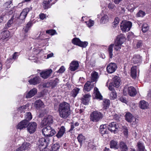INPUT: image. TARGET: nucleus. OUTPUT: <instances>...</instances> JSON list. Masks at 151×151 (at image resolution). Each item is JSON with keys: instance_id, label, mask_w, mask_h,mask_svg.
<instances>
[{"instance_id": "obj_1", "label": "nucleus", "mask_w": 151, "mask_h": 151, "mask_svg": "<svg viewBox=\"0 0 151 151\" xmlns=\"http://www.w3.org/2000/svg\"><path fill=\"white\" fill-rule=\"evenodd\" d=\"M58 111L60 117L64 119L67 118L70 114V104L65 102L60 103L58 107Z\"/></svg>"}, {"instance_id": "obj_2", "label": "nucleus", "mask_w": 151, "mask_h": 151, "mask_svg": "<svg viewBox=\"0 0 151 151\" xmlns=\"http://www.w3.org/2000/svg\"><path fill=\"white\" fill-rule=\"evenodd\" d=\"M122 44L123 35L120 34V35L117 36L115 41L114 45L111 44L109 46L108 51L110 58H111L113 57V46L114 45L115 50H119L121 48V46Z\"/></svg>"}, {"instance_id": "obj_3", "label": "nucleus", "mask_w": 151, "mask_h": 151, "mask_svg": "<svg viewBox=\"0 0 151 151\" xmlns=\"http://www.w3.org/2000/svg\"><path fill=\"white\" fill-rule=\"evenodd\" d=\"M103 117V114L97 111L92 112L89 116L90 121L95 122H98L101 120Z\"/></svg>"}, {"instance_id": "obj_4", "label": "nucleus", "mask_w": 151, "mask_h": 151, "mask_svg": "<svg viewBox=\"0 0 151 151\" xmlns=\"http://www.w3.org/2000/svg\"><path fill=\"white\" fill-rule=\"evenodd\" d=\"M42 131L43 134L46 137H52L56 133L55 130L49 125L43 128Z\"/></svg>"}, {"instance_id": "obj_5", "label": "nucleus", "mask_w": 151, "mask_h": 151, "mask_svg": "<svg viewBox=\"0 0 151 151\" xmlns=\"http://www.w3.org/2000/svg\"><path fill=\"white\" fill-rule=\"evenodd\" d=\"M120 84L119 77L115 76L113 78L111 82L110 83L109 88V90H113L114 87H118L120 86Z\"/></svg>"}, {"instance_id": "obj_6", "label": "nucleus", "mask_w": 151, "mask_h": 151, "mask_svg": "<svg viewBox=\"0 0 151 151\" xmlns=\"http://www.w3.org/2000/svg\"><path fill=\"white\" fill-rule=\"evenodd\" d=\"M29 11V8H27L24 9L20 13V15H18L17 17V19H19L21 21V23H19L20 25L24 22V19L26 18L27 15Z\"/></svg>"}, {"instance_id": "obj_7", "label": "nucleus", "mask_w": 151, "mask_h": 151, "mask_svg": "<svg viewBox=\"0 0 151 151\" xmlns=\"http://www.w3.org/2000/svg\"><path fill=\"white\" fill-rule=\"evenodd\" d=\"M39 143L38 147L40 151H43L44 149H45L48 145V142L45 138H40L39 140Z\"/></svg>"}, {"instance_id": "obj_8", "label": "nucleus", "mask_w": 151, "mask_h": 151, "mask_svg": "<svg viewBox=\"0 0 151 151\" xmlns=\"http://www.w3.org/2000/svg\"><path fill=\"white\" fill-rule=\"evenodd\" d=\"M127 89L128 90V93L132 96H134L136 94L137 92L133 86L128 87V86H125L123 89V94L126 93Z\"/></svg>"}, {"instance_id": "obj_9", "label": "nucleus", "mask_w": 151, "mask_h": 151, "mask_svg": "<svg viewBox=\"0 0 151 151\" xmlns=\"http://www.w3.org/2000/svg\"><path fill=\"white\" fill-rule=\"evenodd\" d=\"M72 42L74 45L83 47H86L88 45L87 42H82L78 38H75L72 40Z\"/></svg>"}, {"instance_id": "obj_10", "label": "nucleus", "mask_w": 151, "mask_h": 151, "mask_svg": "<svg viewBox=\"0 0 151 151\" xmlns=\"http://www.w3.org/2000/svg\"><path fill=\"white\" fill-rule=\"evenodd\" d=\"M37 124L35 122H31L28 124L27 129L30 134L34 133L36 130Z\"/></svg>"}, {"instance_id": "obj_11", "label": "nucleus", "mask_w": 151, "mask_h": 151, "mask_svg": "<svg viewBox=\"0 0 151 151\" xmlns=\"http://www.w3.org/2000/svg\"><path fill=\"white\" fill-rule=\"evenodd\" d=\"M110 147L111 148L117 149L120 148L121 151L123 150V142H121L119 144V146H118V142L116 141L111 140L110 143Z\"/></svg>"}, {"instance_id": "obj_12", "label": "nucleus", "mask_w": 151, "mask_h": 151, "mask_svg": "<svg viewBox=\"0 0 151 151\" xmlns=\"http://www.w3.org/2000/svg\"><path fill=\"white\" fill-rule=\"evenodd\" d=\"M53 122V117L51 115H49L43 119L42 121L41 124L43 126H45L47 124H52Z\"/></svg>"}, {"instance_id": "obj_13", "label": "nucleus", "mask_w": 151, "mask_h": 151, "mask_svg": "<svg viewBox=\"0 0 151 151\" xmlns=\"http://www.w3.org/2000/svg\"><path fill=\"white\" fill-rule=\"evenodd\" d=\"M117 68V66L115 63H111L108 65L107 66V71L109 73H111L114 72Z\"/></svg>"}, {"instance_id": "obj_14", "label": "nucleus", "mask_w": 151, "mask_h": 151, "mask_svg": "<svg viewBox=\"0 0 151 151\" xmlns=\"http://www.w3.org/2000/svg\"><path fill=\"white\" fill-rule=\"evenodd\" d=\"M69 69L71 71L76 70L78 69L79 66L78 62V61H73L70 63Z\"/></svg>"}, {"instance_id": "obj_15", "label": "nucleus", "mask_w": 151, "mask_h": 151, "mask_svg": "<svg viewBox=\"0 0 151 151\" xmlns=\"http://www.w3.org/2000/svg\"><path fill=\"white\" fill-rule=\"evenodd\" d=\"M59 79L56 78L55 80L50 81L49 82H47L46 83L45 86L47 88L51 87L52 88L56 86L58 84Z\"/></svg>"}, {"instance_id": "obj_16", "label": "nucleus", "mask_w": 151, "mask_h": 151, "mask_svg": "<svg viewBox=\"0 0 151 151\" xmlns=\"http://www.w3.org/2000/svg\"><path fill=\"white\" fill-rule=\"evenodd\" d=\"M91 97V95L88 94H86L83 95V96L81 98V99L82 103L85 105H88Z\"/></svg>"}, {"instance_id": "obj_17", "label": "nucleus", "mask_w": 151, "mask_h": 151, "mask_svg": "<svg viewBox=\"0 0 151 151\" xmlns=\"http://www.w3.org/2000/svg\"><path fill=\"white\" fill-rule=\"evenodd\" d=\"M91 81H87L84 85L83 90L84 91H89L93 87L92 85Z\"/></svg>"}, {"instance_id": "obj_18", "label": "nucleus", "mask_w": 151, "mask_h": 151, "mask_svg": "<svg viewBox=\"0 0 151 151\" xmlns=\"http://www.w3.org/2000/svg\"><path fill=\"white\" fill-rule=\"evenodd\" d=\"M132 25V23L130 21L125 22L123 24V32H127L130 29Z\"/></svg>"}, {"instance_id": "obj_19", "label": "nucleus", "mask_w": 151, "mask_h": 151, "mask_svg": "<svg viewBox=\"0 0 151 151\" xmlns=\"http://www.w3.org/2000/svg\"><path fill=\"white\" fill-rule=\"evenodd\" d=\"M41 81V78L38 76H36L29 80L28 82L30 84L35 85L39 84Z\"/></svg>"}, {"instance_id": "obj_20", "label": "nucleus", "mask_w": 151, "mask_h": 151, "mask_svg": "<svg viewBox=\"0 0 151 151\" xmlns=\"http://www.w3.org/2000/svg\"><path fill=\"white\" fill-rule=\"evenodd\" d=\"M59 129L56 135V136L58 138H61L64 135L65 132V128L63 126H61Z\"/></svg>"}, {"instance_id": "obj_21", "label": "nucleus", "mask_w": 151, "mask_h": 151, "mask_svg": "<svg viewBox=\"0 0 151 151\" xmlns=\"http://www.w3.org/2000/svg\"><path fill=\"white\" fill-rule=\"evenodd\" d=\"M28 123L26 120H23L21 121L17 125V128L18 129L21 130L25 128L27 126Z\"/></svg>"}, {"instance_id": "obj_22", "label": "nucleus", "mask_w": 151, "mask_h": 151, "mask_svg": "<svg viewBox=\"0 0 151 151\" xmlns=\"http://www.w3.org/2000/svg\"><path fill=\"white\" fill-rule=\"evenodd\" d=\"M52 72V70L50 69L46 71L42 72L40 73L41 76L44 79H46L49 76Z\"/></svg>"}, {"instance_id": "obj_23", "label": "nucleus", "mask_w": 151, "mask_h": 151, "mask_svg": "<svg viewBox=\"0 0 151 151\" xmlns=\"http://www.w3.org/2000/svg\"><path fill=\"white\" fill-rule=\"evenodd\" d=\"M106 127V124L101 125L100 127V132L102 136L104 134H108V131Z\"/></svg>"}, {"instance_id": "obj_24", "label": "nucleus", "mask_w": 151, "mask_h": 151, "mask_svg": "<svg viewBox=\"0 0 151 151\" xmlns=\"http://www.w3.org/2000/svg\"><path fill=\"white\" fill-rule=\"evenodd\" d=\"M37 92V90L35 88H34L31 89L27 94L26 95V97L27 98H30L34 96Z\"/></svg>"}, {"instance_id": "obj_25", "label": "nucleus", "mask_w": 151, "mask_h": 151, "mask_svg": "<svg viewBox=\"0 0 151 151\" xmlns=\"http://www.w3.org/2000/svg\"><path fill=\"white\" fill-rule=\"evenodd\" d=\"M141 61V57L139 55H134L132 60V62L134 64L140 63Z\"/></svg>"}, {"instance_id": "obj_26", "label": "nucleus", "mask_w": 151, "mask_h": 151, "mask_svg": "<svg viewBox=\"0 0 151 151\" xmlns=\"http://www.w3.org/2000/svg\"><path fill=\"white\" fill-rule=\"evenodd\" d=\"M94 94L95 95V97L97 99L101 100L102 99V96L99 91L98 89L96 87L94 88Z\"/></svg>"}, {"instance_id": "obj_27", "label": "nucleus", "mask_w": 151, "mask_h": 151, "mask_svg": "<svg viewBox=\"0 0 151 151\" xmlns=\"http://www.w3.org/2000/svg\"><path fill=\"white\" fill-rule=\"evenodd\" d=\"M91 81L93 82H96L99 77L98 73L96 72H93L91 74Z\"/></svg>"}, {"instance_id": "obj_28", "label": "nucleus", "mask_w": 151, "mask_h": 151, "mask_svg": "<svg viewBox=\"0 0 151 151\" xmlns=\"http://www.w3.org/2000/svg\"><path fill=\"white\" fill-rule=\"evenodd\" d=\"M139 106L142 109H145L147 108L148 104L145 101L142 100L140 102Z\"/></svg>"}, {"instance_id": "obj_29", "label": "nucleus", "mask_w": 151, "mask_h": 151, "mask_svg": "<svg viewBox=\"0 0 151 151\" xmlns=\"http://www.w3.org/2000/svg\"><path fill=\"white\" fill-rule=\"evenodd\" d=\"M136 68V66H134L131 68V74L133 78H135L137 76Z\"/></svg>"}, {"instance_id": "obj_30", "label": "nucleus", "mask_w": 151, "mask_h": 151, "mask_svg": "<svg viewBox=\"0 0 151 151\" xmlns=\"http://www.w3.org/2000/svg\"><path fill=\"white\" fill-rule=\"evenodd\" d=\"M17 17V14H14L11 17V19L8 21L7 23V26L6 25V28L10 27L11 25L13 23V20L14 19H15Z\"/></svg>"}, {"instance_id": "obj_31", "label": "nucleus", "mask_w": 151, "mask_h": 151, "mask_svg": "<svg viewBox=\"0 0 151 151\" xmlns=\"http://www.w3.org/2000/svg\"><path fill=\"white\" fill-rule=\"evenodd\" d=\"M80 89L76 87L74 88L72 91L71 93V96L75 98L77 96Z\"/></svg>"}, {"instance_id": "obj_32", "label": "nucleus", "mask_w": 151, "mask_h": 151, "mask_svg": "<svg viewBox=\"0 0 151 151\" xmlns=\"http://www.w3.org/2000/svg\"><path fill=\"white\" fill-rule=\"evenodd\" d=\"M32 24L31 22H29L27 24L26 26L23 28L24 31L25 33H27L28 32L32 27Z\"/></svg>"}, {"instance_id": "obj_33", "label": "nucleus", "mask_w": 151, "mask_h": 151, "mask_svg": "<svg viewBox=\"0 0 151 151\" xmlns=\"http://www.w3.org/2000/svg\"><path fill=\"white\" fill-rule=\"evenodd\" d=\"M133 117L132 114L129 112L127 113L125 115L126 120L128 122H132V118Z\"/></svg>"}, {"instance_id": "obj_34", "label": "nucleus", "mask_w": 151, "mask_h": 151, "mask_svg": "<svg viewBox=\"0 0 151 151\" xmlns=\"http://www.w3.org/2000/svg\"><path fill=\"white\" fill-rule=\"evenodd\" d=\"M110 90L111 91V92L109 94L110 98L111 99H114L117 97L116 93L115 92L114 88H113V90Z\"/></svg>"}, {"instance_id": "obj_35", "label": "nucleus", "mask_w": 151, "mask_h": 151, "mask_svg": "<svg viewBox=\"0 0 151 151\" xmlns=\"http://www.w3.org/2000/svg\"><path fill=\"white\" fill-rule=\"evenodd\" d=\"M137 146L138 148V151H144L145 147L143 143L139 142L137 143Z\"/></svg>"}, {"instance_id": "obj_36", "label": "nucleus", "mask_w": 151, "mask_h": 151, "mask_svg": "<svg viewBox=\"0 0 151 151\" xmlns=\"http://www.w3.org/2000/svg\"><path fill=\"white\" fill-rule=\"evenodd\" d=\"M110 105V101L109 99H104L103 100V107L106 109L108 108Z\"/></svg>"}, {"instance_id": "obj_37", "label": "nucleus", "mask_w": 151, "mask_h": 151, "mask_svg": "<svg viewBox=\"0 0 151 151\" xmlns=\"http://www.w3.org/2000/svg\"><path fill=\"white\" fill-rule=\"evenodd\" d=\"M10 35V32L8 30L4 31L2 32V37L4 39H5L9 37Z\"/></svg>"}, {"instance_id": "obj_38", "label": "nucleus", "mask_w": 151, "mask_h": 151, "mask_svg": "<svg viewBox=\"0 0 151 151\" xmlns=\"http://www.w3.org/2000/svg\"><path fill=\"white\" fill-rule=\"evenodd\" d=\"M25 119L24 120H26L28 123L29 121L31 120L32 118V116L30 112H28L26 113L25 116Z\"/></svg>"}, {"instance_id": "obj_39", "label": "nucleus", "mask_w": 151, "mask_h": 151, "mask_svg": "<svg viewBox=\"0 0 151 151\" xmlns=\"http://www.w3.org/2000/svg\"><path fill=\"white\" fill-rule=\"evenodd\" d=\"M77 139L78 142L81 144L82 142L85 140V138L82 134H80L77 137Z\"/></svg>"}, {"instance_id": "obj_40", "label": "nucleus", "mask_w": 151, "mask_h": 151, "mask_svg": "<svg viewBox=\"0 0 151 151\" xmlns=\"http://www.w3.org/2000/svg\"><path fill=\"white\" fill-rule=\"evenodd\" d=\"M36 107L37 108H40L42 107L43 105V103L40 99L36 100L35 103Z\"/></svg>"}, {"instance_id": "obj_41", "label": "nucleus", "mask_w": 151, "mask_h": 151, "mask_svg": "<svg viewBox=\"0 0 151 151\" xmlns=\"http://www.w3.org/2000/svg\"><path fill=\"white\" fill-rule=\"evenodd\" d=\"M137 7V6H134L133 4H129L127 7L126 6V8L128 10H130L131 11L133 12L134 10Z\"/></svg>"}, {"instance_id": "obj_42", "label": "nucleus", "mask_w": 151, "mask_h": 151, "mask_svg": "<svg viewBox=\"0 0 151 151\" xmlns=\"http://www.w3.org/2000/svg\"><path fill=\"white\" fill-rule=\"evenodd\" d=\"M59 144L58 143H56L53 145L51 147V149L52 151H57L60 148Z\"/></svg>"}, {"instance_id": "obj_43", "label": "nucleus", "mask_w": 151, "mask_h": 151, "mask_svg": "<svg viewBox=\"0 0 151 151\" xmlns=\"http://www.w3.org/2000/svg\"><path fill=\"white\" fill-rule=\"evenodd\" d=\"M118 127L117 125L114 127H113L110 128V129H108V130L109 131H110L111 132H113V133L115 134L117 132L118 129Z\"/></svg>"}, {"instance_id": "obj_44", "label": "nucleus", "mask_w": 151, "mask_h": 151, "mask_svg": "<svg viewBox=\"0 0 151 151\" xmlns=\"http://www.w3.org/2000/svg\"><path fill=\"white\" fill-rule=\"evenodd\" d=\"M108 20V17L106 15H104L101 18L100 22L101 23L105 24Z\"/></svg>"}, {"instance_id": "obj_45", "label": "nucleus", "mask_w": 151, "mask_h": 151, "mask_svg": "<svg viewBox=\"0 0 151 151\" xmlns=\"http://www.w3.org/2000/svg\"><path fill=\"white\" fill-rule=\"evenodd\" d=\"M145 14V13L142 11L139 10L136 14L137 17H143Z\"/></svg>"}, {"instance_id": "obj_46", "label": "nucleus", "mask_w": 151, "mask_h": 151, "mask_svg": "<svg viewBox=\"0 0 151 151\" xmlns=\"http://www.w3.org/2000/svg\"><path fill=\"white\" fill-rule=\"evenodd\" d=\"M142 31L143 32H146L149 29V27L148 24H145L142 26Z\"/></svg>"}, {"instance_id": "obj_47", "label": "nucleus", "mask_w": 151, "mask_h": 151, "mask_svg": "<svg viewBox=\"0 0 151 151\" xmlns=\"http://www.w3.org/2000/svg\"><path fill=\"white\" fill-rule=\"evenodd\" d=\"M13 62V59L11 58H8L6 62V65L7 66V68H9L10 64L12 63Z\"/></svg>"}, {"instance_id": "obj_48", "label": "nucleus", "mask_w": 151, "mask_h": 151, "mask_svg": "<svg viewBox=\"0 0 151 151\" xmlns=\"http://www.w3.org/2000/svg\"><path fill=\"white\" fill-rule=\"evenodd\" d=\"M11 1H9L6 2L4 5V7L6 8H10L12 5Z\"/></svg>"}, {"instance_id": "obj_49", "label": "nucleus", "mask_w": 151, "mask_h": 151, "mask_svg": "<svg viewBox=\"0 0 151 151\" xmlns=\"http://www.w3.org/2000/svg\"><path fill=\"white\" fill-rule=\"evenodd\" d=\"M123 134L125 137L127 138L128 135V131L127 127H123Z\"/></svg>"}, {"instance_id": "obj_50", "label": "nucleus", "mask_w": 151, "mask_h": 151, "mask_svg": "<svg viewBox=\"0 0 151 151\" xmlns=\"http://www.w3.org/2000/svg\"><path fill=\"white\" fill-rule=\"evenodd\" d=\"M46 33L50 35H53L56 34V31L54 29H50L47 30Z\"/></svg>"}, {"instance_id": "obj_51", "label": "nucleus", "mask_w": 151, "mask_h": 151, "mask_svg": "<svg viewBox=\"0 0 151 151\" xmlns=\"http://www.w3.org/2000/svg\"><path fill=\"white\" fill-rule=\"evenodd\" d=\"M22 145L23 146L24 149V150H25L28 149L29 146L30 145V144L29 143L24 142L22 144Z\"/></svg>"}, {"instance_id": "obj_52", "label": "nucleus", "mask_w": 151, "mask_h": 151, "mask_svg": "<svg viewBox=\"0 0 151 151\" xmlns=\"http://www.w3.org/2000/svg\"><path fill=\"white\" fill-rule=\"evenodd\" d=\"M117 126L115 122H112L109 123V125L108 126V129H110V128H111L113 127H114L115 126Z\"/></svg>"}, {"instance_id": "obj_53", "label": "nucleus", "mask_w": 151, "mask_h": 151, "mask_svg": "<svg viewBox=\"0 0 151 151\" xmlns=\"http://www.w3.org/2000/svg\"><path fill=\"white\" fill-rule=\"evenodd\" d=\"M142 45V42L141 40L138 41L137 43L136 47L137 48H139L141 47Z\"/></svg>"}, {"instance_id": "obj_54", "label": "nucleus", "mask_w": 151, "mask_h": 151, "mask_svg": "<svg viewBox=\"0 0 151 151\" xmlns=\"http://www.w3.org/2000/svg\"><path fill=\"white\" fill-rule=\"evenodd\" d=\"M94 21L91 19H90L88 22V23L87 24L88 27H90L93 26L94 24Z\"/></svg>"}, {"instance_id": "obj_55", "label": "nucleus", "mask_w": 151, "mask_h": 151, "mask_svg": "<svg viewBox=\"0 0 151 151\" xmlns=\"http://www.w3.org/2000/svg\"><path fill=\"white\" fill-rule=\"evenodd\" d=\"M108 8L111 9H114L115 8V5L111 3H109L108 5Z\"/></svg>"}, {"instance_id": "obj_56", "label": "nucleus", "mask_w": 151, "mask_h": 151, "mask_svg": "<svg viewBox=\"0 0 151 151\" xmlns=\"http://www.w3.org/2000/svg\"><path fill=\"white\" fill-rule=\"evenodd\" d=\"M65 69L64 66H62L58 70L59 73H63L65 71Z\"/></svg>"}, {"instance_id": "obj_57", "label": "nucleus", "mask_w": 151, "mask_h": 151, "mask_svg": "<svg viewBox=\"0 0 151 151\" xmlns=\"http://www.w3.org/2000/svg\"><path fill=\"white\" fill-rule=\"evenodd\" d=\"M74 127H75L74 126V124L73 123H72L71 125L70 129L69 130V132H70V133H72L73 132V130Z\"/></svg>"}, {"instance_id": "obj_58", "label": "nucleus", "mask_w": 151, "mask_h": 151, "mask_svg": "<svg viewBox=\"0 0 151 151\" xmlns=\"http://www.w3.org/2000/svg\"><path fill=\"white\" fill-rule=\"evenodd\" d=\"M39 16L40 18L42 20L44 19L46 17L45 15L43 13L40 14Z\"/></svg>"}, {"instance_id": "obj_59", "label": "nucleus", "mask_w": 151, "mask_h": 151, "mask_svg": "<svg viewBox=\"0 0 151 151\" xmlns=\"http://www.w3.org/2000/svg\"><path fill=\"white\" fill-rule=\"evenodd\" d=\"M24 150V149L22 145L16 149V151H22Z\"/></svg>"}, {"instance_id": "obj_60", "label": "nucleus", "mask_w": 151, "mask_h": 151, "mask_svg": "<svg viewBox=\"0 0 151 151\" xmlns=\"http://www.w3.org/2000/svg\"><path fill=\"white\" fill-rule=\"evenodd\" d=\"M138 119L133 116L132 118V122L134 123V124H136L138 122Z\"/></svg>"}, {"instance_id": "obj_61", "label": "nucleus", "mask_w": 151, "mask_h": 151, "mask_svg": "<svg viewBox=\"0 0 151 151\" xmlns=\"http://www.w3.org/2000/svg\"><path fill=\"white\" fill-rule=\"evenodd\" d=\"M17 52H15L14 53L12 56V58L13 59V60H15L18 57V55L17 54Z\"/></svg>"}, {"instance_id": "obj_62", "label": "nucleus", "mask_w": 151, "mask_h": 151, "mask_svg": "<svg viewBox=\"0 0 151 151\" xmlns=\"http://www.w3.org/2000/svg\"><path fill=\"white\" fill-rule=\"evenodd\" d=\"M41 40H43L44 42L45 43V44H46L48 43V41L49 40V38H46L45 39H41Z\"/></svg>"}, {"instance_id": "obj_63", "label": "nucleus", "mask_w": 151, "mask_h": 151, "mask_svg": "<svg viewBox=\"0 0 151 151\" xmlns=\"http://www.w3.org/2000/svg\"><path fill=\"white\" fill-rule=\"evenodd\" d=\"M128 150L127 146L123 143V151H127Z\"/></svg>"}, {"instance_id": "obj_64", "label": "nucleus", "mask_w": 151, "mask_h": 151, "mask_svg": "<svg viewBox=\"0 0 151 151\" xmlns=\"http://www.w3.org/2000/svg\"><path fill=\"white\" fill-rule=\"evenodd\" d=\"M119 19L118 17H116L114 21L113 22H115L118 24L119 22Z\"/></svg>"}]
</instances>
